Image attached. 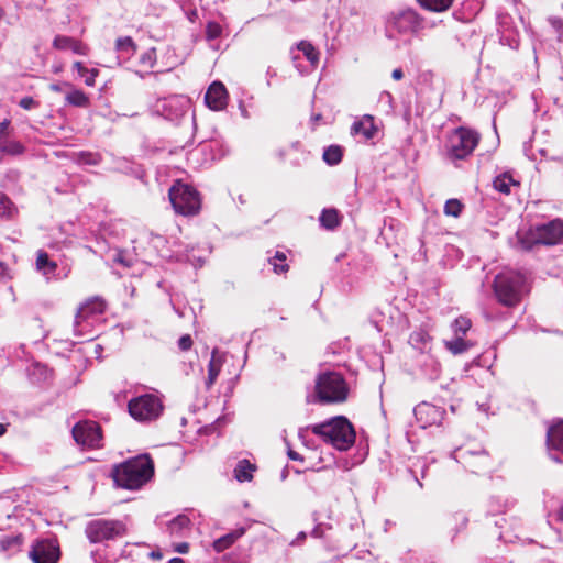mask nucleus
Instances as JSON below:
<instances>
[{
	"label": "nucleus",
	"instance_id": "79ce46f5",
	"mask_svg": "<svg viewBox=\"0 0 563 563\" xmlns=\"http://www.w3.org/2000/svg\"><path fill=\"white\" fill-rule=\"evenodd\" d=\"M190 525V519L185 515H178L174 518L169 523V529L173 533H179L181 530L188 528Z\"/></svg>",
	"mask_w": 563,
	"mask_h": 563
},
{
	"label": "nucleus",
	"instance_id": "a878e982",
	"mask_svg": "<svg viewBox=\"0 0 563 563\" xmlns=\"http://www.w3.org/2000/svg\"><path fill=\"white\" fill-rule=\"evenodd\" d=\"M24 150V146L20 142L10 140L7 135L0 136V154L18 156L23 154Z\"/></svg>",
	"mask_w": 563,
	"mask_h": 563
},
{
	"label": "nucleus",
	"instance_id": "c756f323",
	"mask_svg": "<svg viewBox=\"0 0 563 563\" xmlns=\"http://www.w3.org/2000/svg\"><path fill=\"white\" fill-rule=\"evenodd\" d=\"M74 68L77 69L78 75L84 78V81L87 86L93 87L96 84V77L99 71L96 68L88 69L84 66L81 62H75Z\"/></svg>",
	"mask_w": 563,
	"mask_h": 563
},
{
	"label": "nucleus",
	"instance_id": "7ed1b4c3",
	"mask_svg": "<svg viewBox=\"0 0 563 563\" xmlns=\"http://www.w3.org/2000/svg\"><path fill=\"white\" fill-rule=\"evenodd\" d=\"M313 434L330 443L340 451L349 450L355 442V431L352 423L343 416L332 418L323 423L311 427Z\"/></svg>",
	"mask_w": 563,
	"mask_h": 563
},
{
	"label": "nucleus",
	"instance_id": "b1692460",
	"mask_svg": "<svg viewBox=\"0 0 563 563\" xmlns=\"http://www.w3.org/2000/svg\"><path fill=\"white\" fill-rule=\"evenodd\" d=\"M351 132L352 134L363 135L365 140L373 139L376 132L373 118L371 115H365L362 120L354 122L352 124Z\"/></svg>",
	"mask_w": 563,
	"mask_h": 563
},
{
	"label": "nucleus",
	"instance_id": "a19ab883",
	"mask_svg": "<svg viewBox=\"0 0 563 563\" xmlns=\"http://www.w3.org/2000/svg\"><path fill=\"white\" fill-rule=\"evenodd\" d=\"M23 541V538L19 536L5 537L0 540V548L3 551L18 550Z\"/></svg>",
	"mask_w": 563,
	"mask_h": 563
},
{
	"label": "nucleus",
	"instance_id": "2f4dec72",
	"mask_svg": "<svg viewBox=\"0 0 563 563\" xmlns=\"http://www.w3.org/2000/svg\"><path fill=\"white\" fill-rule=\"evenodd\" d=\"M66 101L75 107L87 108L89 106L88 96L78 89H73L66 95Z\"/></svg>",
	"mask_w": 563,
	"mask_h": 563
},
{
	"label": "nucleus",
	"instance_id": "bf43d9fd",
	"mask_svg": "<svg viewBox=\"0 0 563 563\" xmlns=\"http://www.w3.org/2000/svg\"><path fill=\"white\" fill-rule=\"evenodd\" d=\"M115 261L125 265L126 267H129L131 264L129 262H125V260L123 258L122 254L119 253L115 257Z\"/></svg>",
	"mask_w": 563,
	"mask_h": 563
},
{
	"label": "nucleus",
	"instance_id": "9d476101",
	"mask_svg": "<svg viewBox=\"0 0 563 563\" xmlns=\"http://www.w3.org/2000/svg\"><path fill=\"white\" fill-rule=\"evenodd\" d=\"M408 343L412 349L419 351L421 354H427L426 364L431 368L429 376L431 379L437 378L440 373V364L432 355L429 354L432 345V338L428 331L422 328L415 330L411 332Z\"/></svg>",
	"mask_w": 563,
	"mask_h": 563
},
{
	"label": "nucleus",
	"instance_id": "0e129e2a",
	"mask_svg": "<svg viewBox=\"0 0 563 563\" xmlns=\"http://www.w3.org/2000/svg\"><path fill=\"white\" fill-rule=\"evenodd\" d=\"M558 517L561 521H563V506L560 508L559 512H558Z\"/></svg>",
	"mask_w": 563,
	"mask_h": 563
},
{
	"label": "nucleus",
	"instance_id": "680f3d73",
	"mask_svg": "<svg viewBox=\"0 0 563 563\" xmlns=\"http://www.w3.org/2000/svg\"><path fill=\"white\" fill-rule=\"evenodd\" d=\"M168 563H185V561L181 558H173Z\"/></svg>",
	"mask_w": 563,
	"mask_h": 563
},
{
	"label": "nucleus",
	"instance_id": "393cba45",
	"mask_svg": "<svg viewBox=\"0 0 563 563\" xmlns=\"http://www.w3.org/2000/svg\"><path fill=\"white\" fill-rule=\"evenodd\" d=\"M342 217L334 208L323 209L319 221L322 228L327 230H334L341 224Z\"/></svg>",
	"mask_w": 563,
	"mask_h": 563
},
{
	"label": "nucleus",
	"instance_id": "4d7b16f0",
	"mask_svg": "<svg viewBox=\"0 0 563 563\" xmlns=\"http://www.w3.org/2000/svg\"><path fill=\"white\" fill-rule=\"evenodd\" d=\"M288 457L294 461H303L302 456L294 450L288 451Z\"/></svg>",
	"mask_w": 563,
	"mask_h": 563
},
{
	"label": "nucleus",
	"instance_id": "aec40b11",
	"mask_svg": "<svg viewBox=\"0 0 563 563\" xmlns=\"http://www.w3.org/2000/svg\"><path fill=\"white\" fill-rule=\"evenodd\" d=\"M163 408V404L157 396L143 395V421L157 419Z\"/></svg>",
	"mask_w": 563,
	"mask_h": 563
},
{
	"label": "nucleus",
	"instance_id": "052dcab7",
	"mask_svg": "<svg viewBox=\"0 0 563 563\" xmlns=\"http://www.w3.org/2000/svg\"><path fill=\"white\" fill-rule=\"evenodd\" d=\"M154 243H155V246H158L159 244H163L165 242L164 238L161 236V235H156L154 239H153Z\"/></svg>",
	"mask_w": 563,
	"mask_h": 563
},
{
	"label": "nucleus",
	"instance_id": "f3484780",
	"mask_svg": "<svg viewBox=\"0 0 563 563\" xmlns=\"http://www.w3.org/2000/svg\"><path fill=\"white\" fill-rule=\"evenodd\" d=\"M205 102L211 110H223L228 104V91L224 85L220 81L212 82L205 95Z\"/></svg>",
	"mask_w": 563,
	"mask_h": 563
},
{
	"label": "nucleus",
	"instance_id": "20e7f679",
	"mask_svg": "<svg viewBox=\"0 0 563 563\" xmlns=\"http://www.w3.org/2000/svg\"><path fill=\"white\" fill-rule=\"evenodd\" d=\"M169 200L174 210L183 216H195L200 211L201 199L199 192L181 180L175 181L169 189Z\"/></svg>",
	"mask_w": 563,
	"mask_h": 563
},
{
	"label": "nucleus",
	"instance_id": "4468645a",
	"mask_svg": "<svg viewBox=\"0 0 563 563\" xmlns=\"http://www.w3.org/2000/svg\"><path fill=\"white\" fill-rule=\"evenodd\" d=\"M188 100L179 97H170L158 100L154 111L167 120L174 121L186 113Z\"/></svg>",
	"mask_w": 563,
	"mask_h": 563
},
{
	"label": "nucleus",
	"instance_id": "6e6d98bb",
	"mask_svg": "<svg viewBox=\"0 0 563 563\" xmlns=\"http://www.w3.org/2000/svg\"><path fill=\"white\" fill-rule=\"evenodd\" d=\"M125 291L129 292L131 297H135L136 286L131 282L130 285H125Z\"/></svg>",
	"mask_w": 563,
	"mask_h": 563
},
{
	"label": "nucleus",
	"instance_id": "f8f14e48",
	"mask_svg": "<svg viewBox=\"0 0 563 563\" xmlns=\"http://www.w3.org/2000/svg\"><path fill=\"white\" fill-rule=\"evenodd\" d=\"M59 555V545L53 539L36 541L29 553L34 563H57Z\"/></svg>",
	"mask_w": 563,
	"mask_h": 563
},
{
	"label": "nucleus",
	"instance_id": "69168bd1",
	"mask_svg": "<svg viewBox=\"0 0 563 563\" xmlns=\"http://www.w3.org/2000/svg\"><path fill=\"white\" fill-rule=\"evenodd\" d=\"M5 431H7L5 427L2 423H0V437L3 435L5 433Z\"/></svg>",
	"mask_w": 563,
	"mask_h": 563
},
{
	"label": "nucleus",
	"instance_id": "412c9836",
	"mask_svg": "<svg viewBox=\"0 0 563 563\" xmlns=\"http://www.w3.org/2000/svg\"><path fill=\"white\" fill-rule=\"evenodd\" d=\"M314 387H346V384L342 373L333 369L321 372L317 377Z\"/></svg>",
	"mask_w": 563,
	"mask_h": 563
},
{
	"label": "nucleus",
	"instance_id": "dca6fc26",
	"mask_svg": "<svg viewBox=\"0 0 563 563\" xmlns=\"http://www.w3.org/2000/svg\"><path fill=\"white\" fill-rule=\"evenodd\" d=\"M106 308H107V303L100 297H93L91 299H88L85 303H82L79 307V309L75 316L74 328H75L76 335H78V336L84 335V333L79 329V327L88 318L103 313Z\"/></svg>",
	"mask_w": 563,
	"mask_h": 563
},
{
	"label": "nucleus",
	"instance_id": "0eeeda50",
	"mask_svg": "<svg viewBox=\"0 0 563 563\" xmlns=\"http://www.w3.org/2000/svg\"><path fill=\"white\" fill-rule=\"evenodd\" d=\"M478 134L466 128L455 129L449 137L448 151L452 158L464 159L478 143Z\"/></svg>",
	"mask_w": 563,
	"mask_h": 563
},
{
	"label": "nucleus",
	"instance_id": "5fc2aeb1",
	"mask_svg": "<svg viewBox=\"0 0 563 563\" xmlns=\"http://www.w3.org/2000/svg\"><path fill=\"white\" fill-rule=\"evenodd\" d=\"M391 77L394 80H400L404 78V71L401 68H395L391 73Z\"/></svg>",
	"mask_w": 563,
	"mask_h": 563
},
{
	"label": "nucleus",
	"instance_id": "338daca9",
	"mask_svg": "<svg viewBox=\"0 0 563 563\" xmlns=\"http://www.w3.org/2000/svg\"><path fill=\"white\" fill-rule=\"evenodd\" d=\"M312 119H313L314 121H318V120H320V119H321V114H316L314 117H312Z\"/></svg>",
	"mask_w": 563,
	"mask_h": 563
},
{
	"label": "nucleus",
	"instance_id": "c03bdc74",
	"mask_svg": "<svg viewBox=\"0 0 563 563\" xmlns=\"http://www.w3.org/2000/svg\"><path fill=\"white\" fill-rule=\"evenodd\" d=\"M462 211V203L457 199H449L444 205L446 216L459 217Z\"/></svg>",
	"mask_w": 563,
	"mask_h": 563
},
{
	"label": "nucleus",
	"instance_id": "4be33fe9",
	"mask_svg": "<svg viewBox=\"0 0 563 563\" xmlns=\"http://www.w3.org/2000/svg\"><path fill=\"white\" fill-rule=\"evenodd\" d=\"M53 46L57 49H70L78 55H87V47L81 42L64 35H57L54 38Z\"/></svg>",
	"mask_w": 563,
	"mask_h": 563
},
{
	"label": "nucleus",
	"instance_id": "13d9d810",
	"mask_svg": "<svg viewBox=\"0 0 563 563\" xmlns=\"http://www.w3.org/2000/svg\"><path fill=\"white\" fill-rule=\"evenodd\" d=\"M63 86L70 87V85L68 82H64ZM49 88H51L52 91H55V92H60L62 91V85L60 84H52L49 86Z\"/></svg>",
	"mask_w": 563,
	"mask_h": 563
},
{
	"label": "nucleus",
	"instance_id": "cd10ccee",
	"mask_svg": "<svg viewBox=\"0 0 563 563\" xmlns=\"http://www.w3.org/2000/svg\"><path fill=\"white\" fill-rule=\"evenodd\" d=\"M255 466L247 460H241L234 468V476L239 482H247L252 479V472Z\"/></svg>",
	"mask_w": 563,
	"mask_h": 563
},
{
	"label": "nucleus",
	"instance_id": "ddd939ff",
	"mask_svg": "<svg viewBox=\"0 0 563 563\" xmlns=\"http://www.w3.org/2000/svg\"><path fill=\"white\" fill-rule=\"evenodd\" d=\"M455 457L472 473L479 474L490 466V459L486 451L457 450Z\"/></svg>",
	"mask_w": 563,
	"mask_h": 563
},
{
	"label": "nucleus",
	"instance_id": "72a5a7b5",
	"mask_svg": "<svg viewBox=\"0 0 563 563\" xmlns=\"http://www.w3.org/2000/svg\"><path fill=\"white\" fill-rule=\"evenodd\" d=\"M518 183H516L509 175L507 174H503L500 176H497L494 181H493V186L494 188L501 192V194H505V195H509L510 194V187L511 186H517Z\"/></svg>",
	"mask_w": 563,
	"mask_h": 563
},
{
	"label": "nucleus",
	"instance_id": "423d86ee",
	"mask_svg": "<svg viewBox=\"0 0 563 563\" xmlns=\"http://www.w3.org/2000/svg\"><path fill=\"white\" fill-rule=\"evenodd\" d=\"M85 533L90 542L100 543L123 537L126 528L119 520L96 519L87 523Z\"/></svg>",
	"mask_w": 563,
	"mask_h": 563
},
{
	"label": "nucleus",
	"instance_id": "8fccbe9b",
	"mask_svg": "<svg viewBox=\"0 0 563 563\" xmlns=\"http://www.w3.org/2000/svg\"><path fill=\"white\" fill-rule=\"evenodd\" d=\"M20 107L25 110H30L35 107L36 102L32 97H25L20 100Z\"/></svg>",
	"mask_w": 563,
	"mask_h": 563
},
{
	"label": "nucleus",
	"instance_id": "f257e3e1",
	"mask_svg": "<svg viewBox=\"0 0 563 563\" xmlns=\"http://www.w3.org/2000/svg\"><path fill=\"white\" fill-rule=\"evenodd\" d=\"M493 288L499 303L515 307L529 292V282L526 274L507 269L496 275Z\"/></svg>",
	"mask_w": 563,
	"mask_h": 563
},
{
	"label": "nucleus",
	"instance_id": "58836bf2",
	"mask_svg": "<svg viewBox=\"0 0 563 563\" xmlns=\"http://www.w3.org/2000/svg\"><path fill=\"white\" fill-rule=\"evenodd\" d=\"M269 263L273 265L274 272L277 274L285 273L288 271L286 255L283 252L277 251L275 255L272 258H269Z\"/></svg>",
	"mask_w": 563,
	"mask_h": 563
},
{
	"label": "nucleus",
	"instance_id": "473e14b6",
	"mask_svg": "<svg viewBox=\"0 0 563 563\" xmlns=\"http://www.w3.org/2000/svg\"><path fill=\"white\" fill-rule=\"evenodd\" d=\"M298 49L302 52L306 58L311 63L313 67H316L319 63V52L316 47L308 41H301L297 45Z\"/></svg>",
	"mask_w": 563,
	"mask_h": 563
},
{
	"label": "nucleus",
	"instance_id": "4c0bfd02",
	"mask_svg": "<svg viewBox=\"0 0 563 563\" xmlns=\"http://www.w3.org/2000/svg\"><path fill=\"white\" fill-rule=\"evenodd\" d=\"M472 323L471 320L466 317H459L454 320L452 328L455 336H464L470 330Z\"/></svg>",
	"mask_w": 563,
	"mask_h": 563
},
{
	"label": "nucleus",
	"instance_id": "3c124183",
	"mask_svg": "<svg viewBox=\"0 0 563 563\" xmlns=\"http://www.w3.org/2000/svg\"><path fill=\"white\" fill-rule=\"evenodd\" d=\"M552 26L558 31L560 37H563V20L562 19H552Z\"/></svg>",
	"mask_w": 563,
	"mask_h": 563
},
{
	"label": "nucleus",
	"instance_id": "49530a36",
	"mask_svg": "<svg viewBox=\"0 0 563 563\" xmlns=\"http://www.w3.org/2000/svg\"><path fill=\"white\" fill-rule=\"evenodd\" d=\"M222 33V27L217 22H208L206 26V37L208 41H213L218 37H220Z\"/></svg>",
	"mask_w": 563,
	"mask_h": 563
},
{
	"label": "nucleus",
	"instance_id": "f704fd0d",
	"mask_svg": "<svg viewBox=\"0 0 563 563\" xmlns=\"http://www.w3.org/2000/svg\"><path fill=\"white\" fill-rule=\"evenodd\" d=\"M117 49L122 57L128 58L136 52V45L131 37H121L117 40Z\"/></svg>",
	"mask_w": 563,
	"mask_h": 563
},
{
	"label": "nucleus",
	"instance_id": "c85d7f7f",
	"mask_svg": "<svg viewBox=\"0 0 563 563\" xmlns=\"http://www.w3.org/2000/svg\"><path fill=\"white\" fill-rule=\"evenodd\" d=\"M36 267L44 275L49 276L55 273L57 264L48 258L47 253L40 251L37 253Z\"/></svg>",
	"mask_w": 563,
	"mask_h": 563
},
{
	"label": "nucleus",
	"instance_id": "ea45409f",
	"mask_svg": "<svg viewBox=\"0 0 563 563\" xmlns=\"http://www.w3.org/2000/svg\"><path fill=\"white\" fill-rule=\"evenodd\" d=\"M154 477V461L151 455L143 453V485Z\"/></svg>",
	"mask_w": 563,
	"mask_h": 563
},
{
	"label": "nucleus",
	"instance_id": "de8ad7c7",
	"mask_svg": "<svg viewBox=\"0 0 563 563\" xmlns=\"http://www.w3.org/2000/svg\"><path fill=\"white\" fill-rule=\"evenodd\" d=\"M433 409H434L433 406L422 402V404L416 406L415 416L417 417V419H421L423 413H428L430 410H433Z\"/></svg>",
	"mask_w": 563,
	"mask_h": 563
},
{
	"label": "nucleus",
	"instance_id": "603ef678",
	"mask_svg": "<svg viewBox=\"0 0 563 563\" xmlns=\"http://www.w3.org/2000/svg\"><path fill=\"white\" fill-rule=\"evenodd\" d=\"M10 126V120H4L0 122V136L7 135L8 129Z\"/></svg>",
	"mask_w": 563,
	"mask_h": 563
},
{
	"label": "nucleus",
	"instance_id": "09e8293b",
	"mask_svg": "<svg viewBox=\"0 0 563 563\" xmlns=\"http://www.w3.org/2000/svg\"><path fill=\"white\" fill-rule=\"evenodd\" d=\"M192 346V339L189 334L180 336L178 340V347L181 351H188Z\"/></svg>",
	"mask_w": 563,
	"mask_h": 563
},
{
	"label": "nucleus",
	"instance_id": "774afa93",
	"mask_svg": "<svg viewBox=\"0 0 563 563\" xmlns=\"http://www.w3.org/2000/svg\"><path fill=\"white\" fill-rule=\"evenodd\" d=\"M312 534H313L314 537H319L318 528H316V529L312 531Z\"/></svg>",
	"mask_w": 563,
	"mask_h": 563
},
{
	"label": "nucleus",
	"instance_id": "a211bd4d",
	"mask_svg": "<svg viewBox=\"0 0 563 563\" xmlns=\"http://www.w3.org/2000/svg\"><path fill=\"white\" fill-rule=\"evenodd\" d=\"M349 389H316V393L308 396V402L321 405L341 404L347 399Z\"/></svg>",
	"mask_w": 563,
	"mask_h": 563
},
{
	"label": "nucleus",
	"instance_id": "e2e57ef3",
	"mask_svg": "<svg viewBox=\"0 0 563 563\" xmlns=\"http://www.w3.org/2000/svg\"><path fill=\"white\" fill-rule=\"evenodd\" d=\"M150 556L154 558V559H161L162 558V554L159 552H155V551H152L150 553Z\"/></svg>",
	"mask_w": 563,
	"mask_h": 563
},
{
	"label": "nucleus",
	"instance_id": "2eb2a0df",
	"mask_svg": "<svg viewBox=\"0 0 563 563\" xmlns=\"http://www.w3.org/2000/svg\"><path fill=\"white\" fill-rule=\"evenodd\" d=\"M547 446L550 457L558 463H563V419L548 428Z\"/></svg>",
	"mask_w": 563,
	"mask_h": 563
},
{
	"label": "nucleus",
	"instance_id": "1a4fd4ad",
	"mask_svg": "<svg viewBox=\"0 0 563 563\" xmlns=\"http://www.w3.org/2000/svg\"><path fill=\"white\" fill-rule=\"evenodd\" d=\"M71 434L76 443L84 448L97 449L101 446V428L95 421L77 422L73 427Z\"/></svg>",
	"mask_w": 563,
	"mask_h": 563
},
{
	"label": "nucleus",
	"instance_id": "bb28decb",
	"mask_svg": "<svg viewBox=\"0 0 563 563\" xmlns=\"http://www.w3.org/2000/svg\"><path fill=\"white\" fill-rule=\"evenodd\" d=\"M176 258L177 261L188 262L194 266H202L203 264V258L200 254L196 253L195 246H186L184 251H177Z\"/></svg>",
	"mask_w": 563,
	"mask_h": 563
},
{
	"label": "nucleus",
	"instance_id": "5701e85b",
	"mask_svg": "<svg viewBox=\"0 0 563 563\" xmlns=\"http://www.w3.org/2000/svg\"><path fill=\"white\" fill-rule=\"evenodd\" d=\"M245 528L241 527L216 539L212 544L214 551L220 553L229 549L236 540H239L245 533Z\"/></svg>",
	"mask_w": 563,
	"mask_h": 563
},
{
	"label": "nucleus",
	"instance_id": "6ab92c4d",
	"mask_svg": "<svg viewBox=\"0 0 563 563\" xmlns=\"http://www.w3.org/2000/svg\"><path fill=\"white\" fill-rule=\"evenodd\" d=\"M29 382L33 385L51 384L54 372L45 364L34 362L26 369Z\"/></svg>",
	"mask_w": 563,
	"mask_h": 563
},
{
	"label": "nucleus",
	"instance_id": "37998d69",
	"mask_svg": "<svg viewBox=\"0 0 563 563\" xmlns=\"http://www.w3.org/2000/svg\"><path fill=\"white\" fill-rule=\"evenodd\" d=\"M76 161L81 165H97L100 162V156L90 152H80L77 154Z\"/></svg>",
	"mask_w": 563,
	"mask_h": 563
},
{
	"label": "nucleus",
	"instance_id": "e433bc0d",
	"mask_svg": "<svg viewBox=\"0 0 563 563\" xmlns=\"http://www.w3.org/2000/svg\"><path fill=\"white\" fill-rule=\"evenodd\" d=\"M445 346L454 355H457L467 351L470 344L462 336H455L454 340L446 341Z\"/></svg>",
	"mask_w": 563,
	"mask_h": 563
},
{
	"label": "nucleus",
	"instance_id": "9b49d317",
	"mask_svg": "<svg viewBox=\"0 0 563 563\" xmlns=\"http://www.w3.org/2000/svg\"><path fill=\"white\" fill-rule=\"evenodd\" d=\"M422 20L412 9L393 13L388 19V27L401 34L415 33L421 27Z\"/></svg>",
	"mask_w": 563,
	"mask_h": 563
},
{
	"label": "nucleus",
	"instance_id": "39448f33",
	"mask_svg": "<svg viewBox=\"0 0 563 563\" xmlns=\"http://www.w3.org/2000/svg\"><path fill=\"white\" fill-rule=\"evenodd\" d=\"M110 477L118 488L137 490L141 488V455L112 466Z\"/></svg>",
	"mask_w": 563,
	"mask_h": 563
},
{
	"label": "nucleus",
	"instance_id": "f03ea898",
	"mask_svg": "<svg viewBox=\"0 0 563 563\" xmlns=\"http://www.w3.org/2000/svg\"><path fill=\"white\" fill-rule=\"evenodd\" d=\"M563 238V221L555 219L547 223L519 230L516 233V247L531 251L537 245H554Z\"/></svg>",
	"mask_w": 563,
	"mask_h": 563
},
{
	"label": "nucleus",
	"instance_id": "6e6552de",
	"mask_svg": "<svg viewBox=\"0 0 563 563\" xmlns=\"http://www.w3.org/2000/svg\"><path fill=\"white\" fill-rule=\"evenodd\" d=\"M230 356L225 353H220L217 349L212 351L211 358L208 365V377L207 385H213L217 382V377L219 375L222 376L221 384H227L229 386L235 384L236 378L239 377L238 373H232L229 367L233 366V363H230Z\"/></svg>",
	"mask_w": 563,
	"mask_h": 563
},
{
	"label": "nucleus",
	"instance_id": "864d4df0",
	"mask_svg": "<svg viewBox=\"0 0 563 563\" xmlns=\"http://www.w3.org/2000/svg\"><path fill=\"white\" fill-rule=\"evenodd\" d=\"M178 553H187L189 551V544L187 542L178 543L175 548Z\"/></svg>",
	"mask_w": 563,
	"mask_h": 563
},
{
	"label": "nucleus",
	"instance_id": "7c9ffc66",
	"mask_svg": "<svg viewBox=\"0 0 563 563\" xmlns=\"http://www.w3.org/2000/svg\"><path fill=\"white\" fill-rule=\"evenodd\" d=\"M420 5L432 12H444L450 9L453 0H417Z\"/></svg>",
	"mask_w": 563,
	"mask_h": 563
},
{
	"label": "nucleus",
	"instance_id": "c9c22d12",
	"mask_svg": "<svg viewBox=\"0 0 563 563\" xmlns=\"http://www.w3.org/2000/svg\"><path fill=\"white\" fill-rule=\"evenodd\" d=\"M323 159L329 165H336L342 159V150L338 145H330L323 152Z\"/></svg>",
	"mask_w": 563,
	"mask_h": 563
},
{
	"label": "nucleus",
	"instance_id": "a18cd8bd",
	"mask_svg": "<svg viewBox=\"0 0 563 563\" xmlns=\"http://www.w3.org/2000/svg\"><path fill=\"white\" fill-rule=\"evenodd\" d=\"M128 409L131 417L136 421H141V396L132 398L129 401Z\"/></svg>",
	"mask_w": 563,
	"mask_h": 563
}]
</instances>
